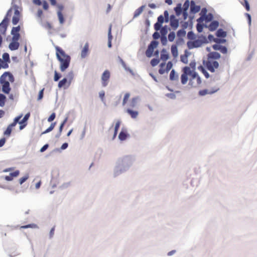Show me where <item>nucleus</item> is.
<instances>
[{"instance_id": "obj_24", "label": "nucleus", "mask_w": 257, "mask_h": 257, "mask_svg": "<svg viewBox=\"0 0 257 257\" xmlns=\"http://www.w3.org/2000/svg\"><path fill=\"white\" fill-rule=\"evenodd\" d=\"M145 8V6H142L139 8L137 9L134 14V18L138 17L143 11Z\"/></svg>"}, {"instance_id": "obj_18", "label": "nucleus", "mask_w": 257, "mask_h": 257, "mask_svg": "<svg viewBox=\"0 0 257 257\" xmlns=\"http://www.w3.org/2000/svg\"><path fill=\"white\" fill-rule=\"evenodd\" d=\"M190 4V3L189 2V1L186 0L183 5L182 9H183V15L185 18H186V17L187 16V11L188 10V9L189 8Z\"/></svg>"}, {"instance_id": "obj_52", "label": "nucleus", "mask_w": 257, "mask_h": 257, "mask_svg": "<svg viewBox=\"0 0 257 257\" xmlns=\"http://www.w3.org/2000/svg\"><path fill=\"white\" fill-rule=\"evenodd\" d=\"M181 61L184 63H187V56H181Z\"/></svg>"}, {"instance_id": "obj_57", "label": "nucleus", "mask_w": 257, "mask_h": 257, "mask_svg": "<svg viewBox=\"0 0 257 257\" xmlns=\"http://www.w3.org/2000/svg\"><path fill=\"white\" fill-rule=\"evenodd\" d=\"M43 91H44V89H42L40 91V92L39 93L38 98V100H40L43 98Z\"/></svg>"}, {"instance_id": "obj_26", "label": "nucleus", "mask_w": 257, "mask_h": 257, "mask_svg": "<svg viewBox=\"0 0 257 257\" xmlns=\"http://www.w3.org/2000/svg\"><path fill=\"white\" fill-rule=\"evenodd\" d=\"M220 54L216 52H211L208 54V57L209 58H212L217 59L220 58Z\"/></svg>"}, {"instance_id": "obj_48", "label": "nucleus", "mask_w": 257, "mask_h": 257, "mask_svg": "<svg viewBox=\"0 0 257 257\" xmlns=\"http://www.w3.org/2000/svg\"><path fill=\"white\" fill-rule=\"evenodd\" d=\"M196 29H197V31L198 32L200 33L203 30V25L201 24L198 23L196 26Z\"/></svg>"}, {"instance_id": "obj_41", "label": "nucleus", "mask_w": 257, "mask_h": 257, "mask_svg": "<svg viewBox=\"0 0 257 257\" xmlns=\"http://www.w3.org/2000/svg\"><path fill=\"white\" fill-rule=\"evenodd\" d=\"M38 226L35 224H29L26 225L21 226L20 227V228H37Z\"/></svg>"}, {"instance_id": "obj_39", "label": "nucleus", "mask_w": 257, "mask_h": 257, "mask_svg": "<svg viewBox=\"0 0 257 257\" xmlns=\"http://www.w3.org/2000/svg\"><path fill=\"white\" fill-rule=\"evenodd\" d=\"M240 3L243 6L245 7L247 11H249V5L247 0H241Z\"/></svg>"}, {"instance_id": "obj_42", "label": "nucleus", "mask_w": 257, "mask_h": 257, "mask_svg": "<svg viewBox=\"0 0 257 257\" xmlns=\"http://www.w3.org/2000/svg\"><path fill=\"white\" fill-rule=\"evenodd\" d=\"M175 38V33L174 32H171L168 35V40L170 42H173Z\"/></svg>"}, {"instance_id": "obj_31", "label": "nucleus", "mask_w": 257, "mask_h": 257, "mask_svg": "<svg viewBox=\"0 0 257 257\" xmlns=\"http://www.w3.org/2000/svg\"><path fill=\"white\" fill-rule=\"evenodd\" d=\"M178 78V75L175 73L174 70L171 71L170 74V79L171 80H176Z\"/></svg>"}, {"instance_id": "obj_20", "label": "nucleus", "mask_w": 257, "mask_h": 257, "mask_svg": "<svg viewBox=\"0 0 257 257\" xmlns=\"http://www.w3.org/2000/svg\"><path fill=\"white\" fill-rule=\"evenodd\" d=\"M126 111L131 115V117L133 118H137L139 114L138 111L133 110L130 108L126 109Z\"/></svg>"}, {"instance_id": "obj_44", "label": "nucleus", "mask_w": 257, "mask_h": 257, "mask_svg": "<svg viewBox=\"0 0 257 257\" xmlns=\"http://www.w3.org/2000/svg\"><path fill=\"white\" fill-rule=\"evenodd\" d=\"M67 82V79L66 78H63L62 80L59 81L58 83V87L61 88L64 86L65 84Z\"/></svg>"}, {"instance_id": "obj_14", "label": "nucleus", "mask_w": 257, "mask_h": 257, "mask_svg": "<svg viewBox=\"0 0 257 257\" xmlns=\"http://www.w3.org/2000/svg\"><path fill=\"white\" fill-rule=\"evenodd\" d=\"M200 10V7L196 5L195 3L193 1H191L190 2V12L192 14H196L199 12Z\"/></svg>"}, {"instance_id": "obj_19", "label": "nucleus", "mask_w": 257, "mask_h": 257, "mask_svg": "<svg viewBox=\"0 0 257 257\" xmlns=\"http://www.w3.org/2000/svg\"><path fill=\"white\" fill-rule=\"evenodd\" d=\"M219 26V23L216 21L212 22L209 25L208 28L211 31L215 30Z\"/></svg>"}, {"instance_id": "obj_10", "label": "nucleus", "mask_w": 257, "mask_h": 257, "mask_svg": "<svg viewBox=\"0 0 257 257\" xmlns=\"http://www.w3.org/2000/svg\"><path fill=\"white\" fill-rule=\"evenodd\" d=\"M8 13L7 16L5 17L3 21L0 23V29L1 31L6 32L8 25L9 19L8 18Z\"/></svg>"}, {"instance_id": "obj_7", "label": "nucleus", "mask_w": 257, "mask_h": 257, "mask_svg": "<svg viewBox=\"0 0 257 257\" xmlns=\"http://www.w3.org/2000/svg\"><path fill=\"white\" fill-rule=\"evenodd\" d=\"M191 71V69L188 67H185L184 68V73L181 76V81L183 84L187 83L189 76V72Z\"/></svg>"}, {"instance_id": "obj_28", "label": "nucleus", "mask_w": 257, "mask_h": 257, "mask_svg": "<svg viewBox=\"0 0 257 257\" xmlns=\"http://www.w3.org/2000/svg\"><path fill=\"white\" fill-rule=\"evenodd\" d=\"M171 53L174 57H176L178 56V49L176 45H173L171 46Z\"/></svg>"}, {"instance_id": "obj_3", "label": "nucleus", "mask_w": 257, "mask_h": 257, "mask_svg": "<svg viewBox=\"0 0 257 257\" xmlns=\"http://www.w3.org/2000/svg\"><path fill=\"white\" fill-rule=\"evenodd\" d=\"M56 50V56L61 64H69L70 62V57L66 54L64 51L58 46H55Z\"/></svg>"}, {"instance_id": "obj_64", "label": "nucleus", "mask_w": 257, "mask_h": 257, "mask_svg": "<svg viewBox=\"0 0 257 257\" xmlns=\"http://www.w3.org/2000/svg\"><path fill=\"white\" fill-rule=\"evenodd\" d=\"M205 20V18H204V16H201L199 18H198V19H197V22H198V23H200L203 22V20Z\"/></svg>"}, {"instance_id": "obj_47", "label": "nucleus", "mask_w": 257, "mask_h": 257, "mask_svg": "<svg viewBox=\"0 0 257 257\" xmlns=\"http://www.w3.org/2000/svg\"><path fill=\"white\" fill-rule=\"evenodd\" d=\"M13 35L12 41L18 42L20 38V34H12Z\"/></svg>"}, {"instance_id": "obj_61", "label": "nucleus", "mask_w": 257, "mask_h": 257, "mask_svg": "<svg viewBox=\"0 0 257 257\" xmlns=\"http://www.w3.org/2000/svg\"><path fill=\"white\" fill-rule=\"evenodd\" d=\"M54 231H55V226L52 227L50 231V237H52L54 235Z\"/></svg>"}, {"instance_id": "obj_23", "label": "nucleus", "mask_w": 257, "mask_h": 257, "mask_svg": "<svg viewBox=\"0 0 257 257\" xmlns=\"http://www.w3.org/2000/svg\"><path fill=\"white\" fill-rule=\"evenodd\" d=\"M127 136L128 134L126 131L125 130H122L118 135V138L120 141H124L127 138Z\"/></svg>"}, {"instance_id": "obj_27", "label": "nucleus", "mask_w": 257, "mask_h": 257, "mask_svg": "<svg viewBox=\"0 0 257 257\" xmlns=\"http://www.w3.org/2000/svg\"><path fill=\"white\" fill-rule=\"evenodd\" d=\"M120 125V121L119 120H118L116 122L115 125L114 134H113L112 139H114V138H115V137L117 134V132L119 128Z\"/></svg>"}, {"instance_id": "obj_58", "label": "nucleus", "mask_w": 257, "mask_h": 257, "mask_svg": "<svg viewBox=\"0 0 257 257\" xmlns=\"http://www.w3.org/2000/svg\"><path fill=\"white\" fill-rule=\"evenodd\" d=\"M60 77V76L57 73L56 71L55 72L54 80L55 81H58Z\"/></svg>"}, {"instance_id": "obj_33", "label": "nucleus", "mask_w": 257, "mask_h": 257, "mask_svg": "<svg viewBox=\"0 0 257 257\" xmlns=\"http://www.w3.org/2000/svg\"><path fill=\"white\" fill-rule=\"evenodd\" d=\"M226 35V32L221 29H219L216 32V36L219 37H225Z\"/></svg>"}, {"instance_id": "obj_59", "label": "nucleus", "mask_w": 257, "mask_h": 257, "mask_svg": "<svg viewBox=\"0 0 257 257\" xmlns=\"http://www.w3.org/2000/svg\"><path fill=\"white\" fill-rule=\"evenodd\" d=\"M159 62V60L158 59H153L151 61V64H157Z\"/></svg>"}, {"instance_id": "obj_1", "label": "nucleus", "mask_w": 257, "mask_h": 257, "mask_svg": "<svg viewBox=\"0 0 257 257\" xmlns=\"http://www.w3.org/2000/svg\"><path fill=\"white\" fill-rule=\"evenodd\" d=\"M13 75L9 72H5L0 77V83L2 86V91L6 94H9L11 91L10 82H14Z\"/></svg>"}, {"instance_id": "obj_60", "label": "nucleus", "mask_w": 257, "mask_h": 257, "mask_svg": "<svg viewBox=\"0 0 257 257\" xmlns=\"http://www.w3.org/2000/svg\"><path fill=\"white\" fill-rule=\"evenodd\" d=\"M49 147V145L48 144H46L42 148H41V149H40V152H44L45 150H46L47 149V148H48Z\"/></svg>"}, {"instance_id": "obj_16", "label": "nucleus", "mask_w": 257, "mask_h": 257, "mask_svg": "<svg viewBox=\"0 0 257 257\" xmlns=\"http://www.w3.org/2000/svg\"><path fill=\"white\" fill-rule=\"evenodd\" d=\"M161 68L159 70V72L161 74L167 73L171 68L173 65H160Z\"/></svg>"}, {"instance_id": "obj_25", "label": "nucleus", "mask_w": 257, "mask_h": 257, "mask_svg": "<svg viewBox=\"0 0 257 257\" xmlns=\"http://www.w3.org/2000/svg\"><path fill=\"white\" fill-rule=\"evenodd\" d=\"M174 10L176 12V14L177 16L180 15L181 14L183 9L182 8V5L181 4H178L176 7L175 8Z\"/></svg>"}, {"instance_id": "obj_22", "label": "nucleus", "mask_w": 257, "mask_h": 257, "mask_svg": "<svg viewBox=\"0 0 257 257\" xmlns=\"http://www.w3.org/2000/svg\"><path fill=\"white\" fill-rule=\"evenodd\" d=\"M3 60L0 59V64H4V63L10 62V57L8 53H5L3 55Z\"/></svg>"}, {"instance_id": "obj_17", "label": "nucleus", "mask_w": 257, "mask_h": 257, "mask_svg": "<svg viewBox=\"0 0 257 257\" xmlns=\"http://www.w3.org/2000/svg\"><path fill=\"white\" fill-rule=\"evenodd\" d=\"M169 58V54L167 52V51L163 49L161 53V57L160 59L164 62V63H161V64H165V62Z\"/></svg>"}, {"instance_id": "obj_36", "label": "nucleus", "mask_w": 257, "mask_h": 257, "mask_svg": "<svg viewBox=\"0 0 257 257\" xmlns=\"http://www.w3.org/2000/svg\"><path fill=\"white\" fill-rule=\"evenodd\" d=\"M6 97L2 94H0V106L3 107L5 105Z\"/></svg>"}, {"instance_id": "obj_35", "label": "nucleus", "mask_w": 257, "mask_h": 257, "mask_svg": "<svg viewBox=\"0 0 257 257\" xmlns=\"http://www.w3.org/2000/svg\"><path fill=\"white\" fill-rule=\"evenodd\" d=\"M130 97V93L127 92V93H125V94L124 95L122 103L123 106H124L126 104Z\"/></svg>"}, {"instance_id": "obj_12", "label": "nucleus", "mask_w": 257, "mask_h": 257, "mask_svg": "<svg viewBox=\"0 0 257 257\" xmlns=\"http://www.w3.org/2000/svg\"><path fill=\"white\" fill-rule=\"evenodd\" d=\"M170 25L174 30H176L179 26V20L174 15L170 17Z\"/></svg>"}, {"instance_id": "obj_40", "label": "nucleus", "mask_w": 257, "mask_h": 257, "mask_svg": "<svg viewBox=\"0 0 257 257\" xmlns=\"http://www.w3.org/2000/svg\"><path fill=\"white\" fill-rule=\"evenodd\" d=\"M58 17L60 23L61 24H63L64 22V19L63 14L61 12H58Z\"/></svg>"}, {"instance_id": "obj_15", "label": "nucleus", "mask_w": 257, "mask_h": 257, "mask_svg": "<svg viewBox=\"0 0 257 257\" xmlns=\"http://www.w3.org/2000/svg\"><path fill=\"white\" fill-rule=\"evenodd\" d=\"M20 174V171L16 170L13 173H11L9 175L5 176L4 178L7 181H12L14 178L18 177Z\"/></svg>"}, {"instance_id": "obj_9", "label": "nucleus", "mask_w": 257, "mask_h": 257, "mask_svg": "<svg viewBox=\"0 0 257 257\" xmlns=\"http://www.w3.org/2000/svg\"><path fill=\"white\" fill-rule=\"evenodd\" d=\"M30 116V113L28 112L25 115V116L22 119V120H21V121H20V120L19 121V122L18 123H19L20 124V130H23V128H24L26 127V126L27 124V121L28 120Z\"/></svg>"}, {"instance_id": "obj_2", "label": "nucleus", "mask_w": 257, "mask_h": 257, "mask_svg": "<svg viewBox=\"0 0 257 257\" xmlns=\"http://www.w3.org/2000/svg\"><path fill=\"white\" fill-rule=\"evenodd\" d=\"M202 83V80L198 73L194 70L189 72V85L192 87H198Z\"/></svg>"}, {"instance_id": "obj_21", "label": "nucleus", "mask_w": 257, "mask_h": 257, "mask_svg": "<svg viewBox=\"0 0 257 257\" xmlns=\"http://www.w3.org/2000/svg\"><path fill=\"white\" fill-rule=\"evenodd\" d=\"M19 46L20 44L18 42L12 41L9 45V48L11 50H16L19 48Z\"/></svg>"}, {"instance_id": "obj_50", "label": "nucleus", "mask_w": 257, "mask_h": 257, "mask_svg": "<svg viewBox=\"0 0 257 257\" xmlns=\"http://www.w3.org/2000/svg\"><path fill=\"white\" fill-rule=\"evenodd\" d=\"M161 26H162V24L157 22L154 25V29L156 31H159L161 29Z\"/></svg>"}, {"instance_id": "obj_62", "label": "nucleus", "mask_w": 257, "mask_h": 257, "mask_svg": "<svg viewBox=\"0 0 257 257\" xmlns=\"http://www.w3.org/2000/svg\"><path fill=\"white\" fill-rule=\"evenodd\" d=\"M14 168H6L5 169H4L3 172H10V171H13L14 170Z\"/></svg>"}, {"instance_id": "obj_38", "label": "nucleus", "mask_w": 257, "mask_h": 257, "mask_svg": "<svg viewBox=\"0 0 257 257\" xmlns=\"http://www.w3.org/2000/svg\"><path fill=\"white\" fill-rule=\"evenodd\" d=\"M21 28L20 26L16 27H13L11 31V34H19Z\"/></svg>"}, {"instance_id": "obj_8", "label": "nucleus", "mask_w": 257, "mask_h": 257, "mask_svg": "<svg viewBox=\"0 0 257 257\" xmlns=\"http://www.w3.org/2000/svg\"><path fill=\"white\" fill-rule=\"evenodd\" d=\"M110 72L108 70H105L101 76L102 84L103 87H105L108 84V80L110 78Z\"/></svg>"}, {"instance_id": "obj_5", "label": "nucleus", "mask_w": 257, "mask_h": 257, "mask_svg": "<svg viewBox=\"0 0 257 257\" xmlns=\"http://www.w3.org/2000/svg\"><path fill=\"white\" fill-rule=\"evenodd\" d=\"M158 44V42L156 41H153L151 42L146 51V55L148 57H151L153 56L154 49L157 47Z\"/></svg>"}, {"instance_id": "obj_37", "label": "nucleus", "mask_w": 257, "mask_h": 257, "mask_svg": "<svg viewBox=\"0 0 257 257\" xmlns=\"http://www.w3.org/2000/svg\"><path fill=\"white\" fill-rule=\"evenodd\" d=\"M67 119H68V118L66 117L65 118V119L63 120V121L61 123L60 127H59V134L58 135V137H59L62 132V130H63V126L64 125V124H65V123L67 122Z\"/></svg>"}, {"instance_id": "obj_4", "label": "nucleus", "mask_w": 257, "mask_h": 257, "mask_svg": "<svg viewBox=\"0 0 257 257\" xmlns=\"http://www.w3.org/2000/svg\"><path fill=\"white\" fill-rule=\"evenodd\" d=\"M22 116L23 114H21L15 118L14 121L8 126L6 130L4 132V134L5 136H6L7 137L10 136L13 127L16 125Z\"/></svg>"}, {"instance_id": "obj_45", "label": "nucleus", "mask_w": 257, "mask_h": 257, "mask_svg": "<svg viewBox=\"0 0 257 257\" xmlns=\"http://www.w3.org/2000/svg\"><path fill=\"white\" fill-rule=\"evenodd\" d=\"M177 36L178 37H183L186 35V32L184 30H180L177 32Z\"/></svg>"}, {"instance_id": "obj_63", "label": "nucleus", "mask_w": 257, "mask_h": 257, "mask_svg": "<svg viewBox=\"0 0 257 257\" xmlns=\"http://www.w3.org/2000/svg\"><path fill=\"white\" fill-rule=\"evenodd\" d=\"M68 144L66 143H64L62 146H61V149L62 150H65L66 149L67 147H68Z\"/></svg>"}, {"instance_id": "obj_56", "label": "nucleus", "mask_w": 257, "mask_h": 257, "mask_svg": "<svg viewBox=\"0 0 257 257\" xmlns=\"http://www.w3.org/2000/svg\"><path fill=\"white\" fill-rule=\"evenodd\" d=\"M6 139L5 138L0 139V147H3L6 143Z\"/></svg>"}, {"instance_id": "obj_43", "label": "nucleus", "mask_w": 257, "mask_h": 257, "mask_svg": "<svg viewBox=\"0 0 257 257\" xmlns=\"http://www.w3.org/2000/svg\"><path fill=\"white\" fill-rule=\"evenodd\" d=\"M29 175L27 174L25 176L19 179V183H20V184L21 185L23 183H24L29 178Z\"/></svg>"}, {"instance_id": "obj_53", "label": "nucleus", "mask_w": 257, "mask_h": 257, "mask_svg": "<svg viewBox=\"0 0 257 257\" xmlns=\"http://www.w3.org/2000/svg\"><path fill=\"white\" fill-rule=\"evenodd\" d=\"M160 35L158 32H155L153 35V37L154 39H158L159 38Z\"/></svg>"}, {"instance_id": "obj_11", "label": "nucleus", "mask_w": 257, "mask_h": 257, "mask_svg": "<svg viewBox=\"0 0 257 257\" xmlns=\"http://www.w3.org/2000/svg\"><path fill=\"white\" fill-rule=\"evenodd\" d=\"M89 45L88 42H86L81 51V57L82 58H85L88 56L89 54Z\"/></svg>"}, {"instance_id": "obj_29", "label": "nucleus", "mask_w": 257, "mask_h": 257, "mask_svg": "<svg viewBox=\"0 0 257 257\" xmlns=\"http://www.w3.org/2000/svg\"><path fill=\"white\" fill-rule=\"evenodd\" d=\"M56 124V122H52L50 126L47 129H46L44 132L42 133V135L47 134V133H49L50 132L52 131L55 127Z\"/></svg>"}, {"instance_id": "obj_34", "label": "nucleus", "mask_w": 257, "mask_h": 257, "mask_svg": "<svg viewBox=\"0 0 257 257\" xmlns=\"http://www.w3.org/2000/svg\"><path fill=\"white\" fill-rule=\"evenodd\" d=\"M206 67V69L211 72H214L215 69H217L219 65H204Z\"/></svg>"}, {"instance_id": "obj_55", "label": "nucleus", "mask_w": 257, "mask_h": 257, "mask_svg": "<svg viewBox=\"0 0 257 257\" xmlns=\"http://www.w3.org/2000/svg\"><path fill=\"white\" fill-rule=\"evenodd\" d=\"M206 13H207V10L206 8H203L201 10V13H200V15L202 16H204L205 17L206 15Z\"/></svg>"}, {"instance_id": "obj_6", "label": "nucleus", "mask_w": 257, "mask_h": 257, "mask_svg": "<svg viewBox=\"0 0 257 257\" xmlns=\"http://www.w3.org/2000/svg\"><path fill=\"white\" fill-rule=\"evenodd\" d=\"M219 89V87L217 85H214L213 88L212 89H205L201 90L199 91V94L201 96H204L206 94H212L216 92Z\"/></svg>"}, {"instance_id": "obj_30", "label": "nucleus", "mask_w": 257, "mask_h": 257, "mask_svg": "<svg viewBox=\"0 0 257 257\" xmlns=\"http://www.w3.org/2000/svg\"><path fill=\"white\" fill-rule=\"evenodd\" d=\"M198 69L200 70L202 72V73L204 75L206 78H209V75L208 73L207 72L206 69L204 68V67L202 65H200L198 67Z\"/></svg>"}, {"instance_id": "obj_49", "label": "nucleus", "mask_w": 257, "mask_h": 257, "mask_svg": "<svg viewBox=\"0 0 257 257\" xmlns=\"http://www.w3.org/2000/svg\"><path fill=\"white\" fill-rule=\"evenodd\" d=\"M56 117V114L54 112L52 113L50 116L48 117V121L49 122H51Z\"/></svg>"}, {"instance_id": "obj_32", "label": "nucleus", "mask_w": 257, "mask_h": 257, "mask_svg": "<svg viewBox=\"0 0 257 257\" xmlns=\"http://www.w3.org/2000/svg\"><path fill=\"white\" fill-rule=\"evenodd\" d=\"M137 97L133 98L129 103V106L132 108L135 107L137 105Z\"/></svg>"}, {"instance_id": "obj_51", "label": "nucleus", "mask_w": 257, "mask_h": 257, "mask_svg": "<svg viewBox=\"0 0 257 257\" xmlns=\"http://www.w3.org/2000/svg\"><path fill=\"white\" fill-rule=\"evenodd\" d=\"M164 21V18L162 15H160L158 18V22L159 23L163 24Z\"/></svg>"}, {"instance_id": "obj_46", "label": "nucleus", "mask_w": 257, "mask_h": 257, "mask_svg": "<svg viewBox=\"0 0 257 257\" xmlns=\"http://www.w3.org/2000/svg\"><path fill=\"white\" fill-rule=\"evenodd\" d=\"M204 18H205V20L207 22H210L213 19V15L209 13L208 15H206L204 17Z\"/></svg>"}, {"instance_id": "obj_54", "label": "nucleus", "mask_w": 257, "mask_h": 257, "mask_svg": "<svg viewBox=\"0 0 257 257\" xmlns=\"http://www.w3.org/2000/svg\"><path fill=\"white\" fill-rule=\"evenodd\" d=\"M43 9L45 10H47L49 8V5L46 1H44L43 3Z\"/></svg>"}, {"instance_id": "obj_13", "label": "nucleus", "mask_w": 257, "mask_h": 257, "mask_svg": "<svg viewBox=\"0 0 257 257\" xmlns=\"http://www.w3.org/2000/svg\"><path fill=\"white\" fill-rule=\"evenodd\" d=\"M21 18V14L18 10L16 9L15 11L14 15L12 18V23L13 25H17L20 19Z\"/></svg>"}]
</instances>
